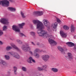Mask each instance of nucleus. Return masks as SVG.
Masks as SVG:
<instances>
[{
	"instance_id": "7c9ffc66",
	"label": "nucleus",
	"mask_w": 76,
	"mask_h": 76,
	"mask_svg": "<svg viewBox=\"0 0 76 76\" xmlns=\"http://www.w3.org/2000/svg\"><path fill=\"white\" fill-rule=\"evenodd\" d=\"M3 31H6L7 30V26H4L3 28Z\"/></svg>"
},
{
	"instance_id": "2eb2a0df",
	"label": "nucleus",
	"mask_w": 76,
	"mask_h": 76,
	"mask_svg": "<svg viewBox=\"0 0 76 76\" xmlns=\"http://www.w3.org/2000/svg\"><path fill=\"white\" fill-rule=\"evenodd\" d=\"M66 45H68L69 47H73L75 45V44L74 43H72L71 42H68L66 43Z\"/></svg>"
},
{
	"instance_id": "37998d69",
	"label": "nucleus",
	"mask_w": 76,
	"mask_h": 76,
	"mask_svg": "<svg viewBox=\"0 0 76 76\" xmlns=\"http://www.w3.org/2000/svg\"><path fill=\"white\" fill-rule=\"evenodd\" d=\"M39 45V42L37 43V45Z\"/></svg>"
},
{
	"instance_id": "423d86ee",
	"label": "nucleus",
	"mask_w": 76,
	"mask_h": 76,
	"mask_svg": "<svg viewBox=\"0 0 76 76\" xmlns=\"http://www.w3.org/2000/svg\"><path fill=\"white\" fill-rule=\"evenodd\" d=\"M42 58L44 61H47L50 58V56L48 55H43L42 56Z\"/></svg>"
},
{
	"instance_id": "c756f323",
	"label": "nucleus",
	"mask_w": 76,
	"mask_h": 76,
	"mask_svg": "<svg viewBox=\"0 0 76 76\" xmlns=\"http://www.w3.org/2000/svg\"><path fill=\"white\" fill-rule=\"evenodd\" d=\"M30 34L31 35L33 36V37H35V33L33 31H31L30 32Z\"/></svg>"
},
{
	"instance_id": "aec40b11",
	"label": "nucleus",
	"mask_w": 76,
	"mask_h": 76,
	"mask_svg": "<svg viewBox=\"0 0 76 76\" xmlns=\"http://www.w3.org/2000/svg\"><path fill=\"white\" fill-rule=\"evenodd\" d=\"M8 9L10 10L11 11H12V12H15V11H16V9L15 8L9 7Z\"/></svg>"
},
{
	"instance_id": "de8ad7c7",
	"label": "nucleus",
	"mask_w": 76,
	"mask_h": 76,
	"mask_svg": "<svg viewBox=\"0 0 76 76\" xmlns=\"http://www.w3.org/2000/svg\"><path fill=\"white\" fill-rule=\"evenodd\" d=\"M44 52V53H45V52L44 51H43Z\"/></svg>"
},
{
	"instance_id": "2f4dec72",
	"label": "nucleus",
	"mask_w": 76,
	"mask_h": 76,
	"mask_svg": "<svg viewBox=\"0 0 76 76\" xmlns=\"http://www.w3.org/2000/svg\"><path fill=\"white\" fill-rule=\"evenodd\" d=\"M13 68L14 70L15 74V75H16V73L15 72H16V71H17V68L15 66H14V67Z\"/></svg>"
},
{
	"instance_id": "20e7f679",
	"label": "nucleus",
	"mask_w": 76,
	"mask_h": 76,
	"mask_svg": "<svg viewBox=\"0 0 76 76\" xmlns=\"http://www.w3.org/2000/svg\"><path fill=\"white\" fill-rule=\"evenodd\" d=\"M7 54L8 55H11V56H12L17 58L19 59L20 58V56L19 54L14 52H8L7 53Z\"/></svg>"
},
{
	"instance_id": "f704fd0d",
	"label": "nucleus",
	"mask_w": 76,
	"mask_h": 76,
	"mask_svg": "<svg viewBox=\"0 0 76 76\" xmlns=\"http://www.w3.org/2000/svg\"><path fill=\"white\" fill-rule=\"evenodd\" d=\"M56 20L57 22H58V23H60V22H61V21L58 18H56Z\"/></svg>"
},
{
	"instance_id": "9d476101",
	"label": "nucleus",
	"mask_w": 76,
	"mask_h": 76,
	"mask_svg": "<svg viewBox=\"0 0 76 76\" xmlns=\"http://www.w3.org/2000/svg\"><path fill=\"white\" fill-rule=\"evenodd\" d=\"M34 15L35 16H41L43 15V12L42 11L35 12H34Z\"/></svg>"
},
{
	"instance_id": "4468645a",
	"label": "nucleus",
	"mask_w": 76,
	"mask_h": 76,
	"mask_svg": "<svg viewBox=\"0 0 76 76\" xmlns=\"http://www.w3.org/2000/svg\"><path fill=\"white\" fill-rule=\"evenodd\" d=\"M58 48L59 51H60L61 54H64L65 53V51L63 49V48L60 46H58Z\"/></svg>"
},
{
	"instance_id": "a19ab883",
	"label": "nucleus",
	"mask_w": 76,
	"mask_h": 76,
	"mask_svg": "<svg viewBox=\"0 0 76 76\" xmlns=\"http://www.w3.org/2000/svg\"><path fill=\"white\" fill-rule=\"evenodd\" d=\"M29 53H30V54H33V53H32V51H30Z\"/></svg>"
},
{
	"instance_id": "a878e982",
	"label": "nucleus",
	"mask_w": 76,
	"mask_h": 76,
	"mask_svg": "<svg viewBox=\"0 0 76 76\" xmlns=\"http://www.w3.org/2000/svg\"><path fill=\"white\" fill-rule=\"evenodd\" d=\"M4 57L6 60H9L10 59V56L8 55H5L4 56Z\"/></svg>"
},
{
	"instance_id": "ddd939ff",
	"label": "nucleus",
	"mask_w": 76,
	"mask_h": 76,
	"mask_svg": "<svg viewBox=\"0 0 76 76\" xmlns=\"http://www.w3.org/2000/svg\"><path fill=\"white\" fill-rule=\"evenodd\" d=\"M60 34L62 38H66L67 37L66 33H64L63 31H60Z\"/></svg>"
},
{
	"instance_id": "c9c22d12",
	"label": "nucleus",
	"mask_w": 76,
	"mask_h": 76,
	"mask_svg": "<svg viewBox=\"0 0 76 76\" xmlns=\"http://www.w3.org/2000/svg\"><path fill=\"white\" fill-rule=\"evenodd\" d=\"M65 58L67 60H68L69 59H70V58H69V57L68 56H66L65 57Z\"/></svg>"
},
{
	"instance_id": "c85d7f7f",
	"label": "nucleus",
	"mask_w": 76,
	"mask_h": 76,
	"mask_svg": "<svg viewBox=\"0 0 76 76\" xmlns=\"http://www.w3.org/2000/svg\"><path fill=\"white\" fill-rule=\"evenodd\" d=\"M22 69L23 71L24 72H26L27 69L26 67H23L22 68Z\"/></svg>"
},
{
	"instance_id": "dca6fc26",
	"label": "nucleus",
	"mask_w": 76,
	"mask_h": 76,
	"mask_svg": "<svg viewBox=\"0 0 76 76\" xmlns=\"http://www.w3.org/2000/svg\"><path fill=\"white\" fill-rule=\"evenodd\" d=\"M11 46L12 47L14 48H15V49H16V50H17V51H19V49H18V47H17L15 45V44H11Z\"/></svg>"
},
{
	"instance_id": "1a4fd4ad",
	"label": "nucleus",
	"mask_w": 76,
	"mask_h": 76,
	"mask_svg": "<svg viewBox=\"0 0 76 76\" xmlns=\"http://www.w3.org/2000/svg\"><path fill=\"white\" fill-rule=\"evenodd\" d=\"M58 25V23H55L52 24L51 27L53 28V29L54 31H56V28H57Z\"/></svg>"
},
{
	"instance_id": "6ab92c4d",
	"label": "nucleus",
	"mask_w": 76,
	"mask_h": 76,
	"mask_svg": "<svg viewBox=\"0 0 76 76\" xmlns=\"http://www.w3.org/2000/svg\"><path fill=\"white\" fill-rule=\"evenodd\" d=\"M25 23H23L21 24H19L18 25L19 26V27H20V28H23V26H25Z\"/></svg>"
},
{
	"instance_id": "0eeeda50",
	"label": "nucleus",
	"mask_w": 76,
	"mask_h": 76,
	"mask_svg": "<svg viewBox=\"0 0 76 76\" xmlns=\"http://www.w3.org/2000/svg\"><path fill=\"white\" fill-rule=\"evenodd\" d=\"M42 67H38V69L39 71H42V70H44V71H47V65H44L42 66Z\"/></svg>"
},
{
	"instance_id": "79ce46f5",
	"label": "nucleus",
	"mask_w": 76,
	"mask_h": 76,
	"mask_svg": "<svg viewBox=\"0 0 76 76\" xmlns=\"http://www.w3.org/2000/svg\"><path fill=\"white\" fill-rule=\"evenodd\" d=\"M20 40L18 39L17 40V42H20Z\"/></svg>"
},
{
	"instance_id": "7ed1b4c3",
	"label": "nucleus",
	"mask_w": 76,
	"mask_h": 76,
	"mask_svg": "<svg viewBox=\"0 0 76 76\" xmlns=\"http://www.w3.org/2000/svg\"><path fill=\"white\" fill-rule=\"evenodd\" d=\"M42 22L45 26H47L48 31H50L51 26H50V23L49 21L47 20L44 19L42 21Z\"/></svg>"
},
{
	"instance_id": "4be33fe9",
	"label": "nucleus",
	"mask_w": 76,
	"mask_h": 76,
	"mask_svg": "<svg viewBox=\"0 0 76 76\" xmlns=\"http://www.w3.org/2000/svg\"><path fill=\"white\" fill-rule=\"evenodd\" d=\"M75 27L73 26H72L71 28V32H73L74 31H75Z\"/></svg>"
},
{
	"instance_id": "9b49d317",
	"label": "nucleus",
	"mask_w": 76,
	"mask_h": 76,
	"mask_svg": "<svg viewBox=\"0 0 76 76\" xmlns=\"http://www.w3.org/2000/svg\"><path fill=\"white\" fill-rule=\"evenodd\" d=\"M12 29L15 32H20V29L17 26L13 25L12 26Z\"/></svg>"
},
{
	"instance_id": "e433bc0d",
	"label": "nucleus",
	"mask_w": 76,
	"mask_h": 76,
	"mask_svg": "<svg viewBox=\"0 0 76 76\" xmlns=\"http://www.w3.org/2000/svg\"><path fill=\"white\" fill-rule=\"evenodd\" d=\"M31 61L32 62H33V63H35V60L33 59V58H32V59H31Z\"/></svg>"
},
{
	"instance_id": "39448f33",
	"label": "nucleus",
	"mask_w": 76,
	"mask_h": 76,
	"mask_svg": "<svg viewBox=\"0 0 76 76\" xmlns=\"http://www.w3.org/2000/svg\"><path fill=\"white\" fill-rule=\"evenodd\" d=\"M1 5L2 6L4 7V6H8L9 5V2L7 0H3L0 1V5Z\"/></svg>"
},
{
	"instance_id": "f3484780",
	"label": "nucleus",
	"mask_w": 76,
	"mask_h": 76,
	"mask_svg": "<svg viewBox=\"0 0 76 76\" xmlns=\"http://www.w3.org/2000/svg\"><path fill=\"white\" fill-rule=\"evenodd\" d=\"M67 55L69 57L70 60H72L73 59V56H72L71 53H67Z\"/></svg>"
},
{
	"instance_id": "393cba45",
	"label": "nucleus",
	"mask_w": 76,
	"mask_h": 76,
	"mask_svg": "<svg viewBox=\"0 0 76 76\" xmlns=\"http://www.w3.org/2000/svg\"><path fill=\"white\" fill-rule=\"evenodd\" d=\"M34 55L37 58H38L39 57V55L38 53H34Z\"/></svg>"
},
{
	"instance_id": "f8f14e48",
	"label": "nucleus",
	"mask_w": 76,
	"mask_h": 76,
	"mask_svg": "<svg viewBox=\"0 0 76 76\" xmlns=\"http://www.w3.org/2000/svg\"><path fill=\"white\" fill-rule=\"evenodd\" d=\"M0 64H2L4 66H6L8 65V64L3 60H0Z\"/></svg>"
},
{
	"instance_id": "72a5a7b5",
	"label": "nucleus",
	"mask_w": 76,
	"mask_h": 76,
	"mask_svg": "<svg viewBox=\"0 0 76 76\" xmlns=\"http://www.w3.org/2000/svg\"><path fill=\"white\" fill-rule=\"evenodd\" d=\"M20 37H22L23 36H24V37H26V36H25L24 34L21 33H20Z\"/></svg>"
},
{
	"instance_id": "4c0bfd02",
	"label": "nucleus",
	"mask_w": 76,
	"mask_h": 76,
	"mask_svg": "<svg viewBox=\"0 0 76 76\" xmlns=\"http://www.w3.org/2000/svg\"><path fill=\"white\" fill-rule=\"evenodd\" d=\"M31 44H32V45H35V43H34V42H31Z\"/></svg>"
},
{
	"instance_id": "49530a36",
	"label": "nucleus",
	"mask_w": 76,
	"mask_h": 76,
	"mask_svg": "<svg viewBox=\"0 0 76 76\" xmlns=\"http://www.w3.org/2000/svg\"><path fill=\"white\" fill-rule=\"evenodd\" d=\"M43 51V50H42V51Z\"/></svg>"
},
{
	"instance_id": "ea45409f",
	"label": "nucleus",
	"mask_w": 76,
	"mask_h": 76,
	"mask_svg": "<svg viewBox=\"0 0 76 76\" xmlns=\"http://www.w3.org/2000/svg\"><path fill=\"white\" fill-rule=\"evenodd\" d=\"M3 44V43L1 41H0V45H2Z\"/></svg>"
},
{
	"instance_id": "5701e85b",
	"label": "nucleus",
	"mask_w": 76,
	"mask_h": 76,
	"mask_svg": "<svg viewBox=\"0 0 76 76\" xmlns=\"http://www.w3.org/2000/svg\"><path fill=\"white\" fill-rule=\"evenodd\" d=\"M11 49H12V47L11 46H7L6 48V50L7 51H9Z\"/></svg>"
},
{
	"instance_id": "c03bdc74",
	"label": "nucleus",
	"mask_w": 76,
	"mask_h": 76,
	"mask_svg": "<svg viewBox=\"0 0 76 76\" xmlns=\"http://www.w3.org/2000/svg\"><path fill=\"white\" fill-rule=\"evenodd\" d=\"M10 72H8V74H9V73H10Z\"/></svg>"
},
{
	"instance_id": "f03ea898",
	"label": "nucleus",
	"mask_w": 76,
	"mask_h": 76,
	"mask_svg": "<svg viewBox=\"0 0 76 76\" xmlns=\"http://www.w3.org/2000/svg\"><path fill=\"white\" fill-rule=\"evenodd\" d=\"M25 45H23L21 47L22 50L25 52L30 51V50H31V48L29 46V44L28 43H25Z\"/></svg>"
},
{
	"instance_id": "a211bd4d",
	"label": "nucleus",
	"mask_w": 76,
	"mask_h": 76,
	"mask_svg": "<svg viewBox=\"0 0 76 76\" xmlns=\"http://www.w3.org/2000/svg\"><path fill=\"white\" fill-rule=\"evenodd\" d=\"M52 71H53L54 73H56V72H58V69L57 68H52L51 69Z\"/></svg>"
},
{
	"instance_id": "b1692460",
	"label": "nucleus",
	"mask_w": 76,
	"mask_h": 76,
	"mask_svg": "<svg viewBox=\"0 0 76 76\" xmlns=\"http://www.w3.org/2000/svg\"><path fill=\"white\" fill-rule=\"evenodd\" d=\"M20 14L22 17L23 18H25L26 17L25 16V13L24 12H20Z\"/></svg>"
},
{
	"instance_id": "473e14b6",
	"label": "nucleus",
	"mask_w": 76,
	"mask_h": 76,
	"mask_svg": "<svg viewBox=\"0 0 76 76\" xmlns=\"http://www.w3.org/2000/svg\"><path fill=\"white\" fill-rule=\"evenodd\" d=\"M3 32L0 29V36H1L2 35H3Z\"/></svg>"
},
{
	"instance_id": "cd10ccee",
	"label": "nucleus",
	"mask_w": 76,
	"mask_h": 76,
	"mask_svg": "<svg viewBox=\"0 0 76 76\" xmlns=\"http://www.w3.org/2000/svg\"><path fill=\"white\" fill-rule=\"evenodd\" d=\"M39 51V50L38 49L36 48L34 51V54H36L37 52H38V51Z\"/></svg>"
},
{
	"instance_id": "58836bf2",
	"label": "nucleus",
	"mask_w": 76,
	"mask_h": 76,
	"mask_svg": "<svg viewBox=\"0 0 76 76\" xmlns=\"http://www.w3.org/2000/svg\"><path fill=\"white\" fill-rule=\"evenodd\" d=\"M19 43L20 44H22V42L20 41V42H19Z\"/></svg>"
},
{
	"instance_id": "a18cd8bd",
	"label": "nucleus",
	"mask_w": 76,
	"mask_h": 76,
	"mask_svg": "<svg viewBox=\"0 0 76 76\" xmlns=\"http://www.w3.org/2000/svg\"><path fill=\"white\" fill-rule=\"evenodd\" d=\"M9 1H12V0H9Z\"/></svg>"
},
{
	"instance_id": "f257e3e1",
	"label": "nucleus",
	"mask_w": 76,
	"mask_h": 76,
	"mask_svg": "<svg viewBox=\"0 0 76 76\" xmlns=\"http://www.w3.org/2000/svg\"><path fill=\"white\" fill-rule=\"evenodd\" d=\"M33 22L34 24H37V29H39L37 31V34L40 37H43V38H45V37L46 38H48V41L50 44L52 46H54V45L57 44L56 42L53 39H50L53 38V36L52 35H50L48 36L47 35V32L46 31H45L42 29H43L44 28V26L42 24V22L39 21L37 20H34L33 21Z\"/></svg>"
},
{
	"instance_id": "bb28decb",
	"label": "nucleus",
	"mask_w": 76,
	"mask_h": 76,
	"mask_svg": "<svg viewBox=\"0 0 76 76\" xmlns=\"http://www.w3.org/2000/svg\"><path fill=\"white\" fill-rule=\"evenodd\" d=\"M64 28V29H65V30H68L69 29V28L66 25L64 26L63 27Z\"/></svg>"
},
{
	"instance_id": "412c9836",
	"label": "nucleus",
	"mask_w": 76,
	"mask_h": 76,
	"mask_svg": "<svg viewBox=\"0 0 76 76\" xmlns=\"http://www.w3.org/2000/svg\"><path fill=\"white\" fill-rule=\"evenodd\" d=\"M32 60V57H30L28 58L27 60V61L28 63H31L32 62L31 61Z\"/></svg>"
},
{
	"instance_id": "6e6552de",
	"label": "nucleus",
	"mask_w": 76,
	"mask_h": 76,
	"mask_svg": "<svg viewBox=\"0 0 76 76\" xmlns=\"http://www.w3.org/2000/svg\"><path fill=\"white\" fill-rule=\"evenodd\" d=\"M0 22L1 23H3V24H4V25L9 23V22H8V20L4 18L1 19L0 20Z\"/></svg>"
}]
</instances>
